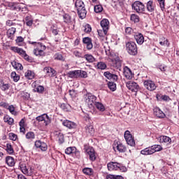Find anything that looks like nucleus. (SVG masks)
<instances>
[{"label":"nucleus","mask_w":179,"mask_h":179,"mask_svg":"<svg viewBox=\"0 0 179 179\" xmlns=\"http://www.w3.org/2000/svg\"><path fill=\"white\" fill-rule=\"evenodd\" d=\"M45 117H47V114H45V113L36 117V121H38V122H41L42 121H44V120H45Z\"/></svg>","instance_id":"obj_56"},{"label":"nucleus","mask_w":179,"mask_h":179,"mask_svg":"<svg viewBox=\"0 0 179 179\" xmlns=\"http://www.w3.org/2000/svg\"><path fill=\"white\" fill-rule=\"evenodd\" d=\"M131 22H134V23H138L139 22V16L136 15V14H132L131 15Z\"/></svg>","instance_id":"obj_52"},{"label":"nucleus","mask_w":179,"mask_h":179,"mask_svg":"<svg viewBox=\"0 0 179 179\" xmlns=\"http://www.w3.org/2000/svg\"><path fill=\"white\" fill-rule=\"evenodd\" d=\"M131 8L137 13H145V4L139 1L134 2L131 5Z\"/></svg>","instance_id":"obj_6"},{"label":"nucleus","mask_w":179,"mask_h":179,"mask_svg":"<svg viewBox=\"0 0 179 179\" xmlns=\"http://www.w3.org/2000/svg\"><path fill=\"white\" fill-rule=\"evenodd\" d=\"M29 43L32 44V45H34L35 44V47H36V48L34 50V54L36 55V57H38V55L40 57L44 55V51H45L46 48L45 45H43V43H41L33 41H29Z\"/></svg>","instance_id":"obj_4"},{"label":"nucleus","mask_w":179,"mask_h":179,"mask_svg":"<svg viewBox=\"0 0 179 179\" xmlns=\"http://www.w3.org/2000/svg\"><path fill=\"white\" fill-rule=\"evenodd\" d=\"M98 69H101V70H104L106 69V68H107V64H106V63L103 62H100L97 63L96 65Z\"/></svg>","instance_id":"obj_48"},{"label":"nucleus","mask_w":179,"mask_h":179,"mask_svg":"<svg viewBox=\"0 0 179 179\" xmlns=\"http://www.w3.org/2000/svg\"><path fill=\"white\" fill-rule=\"evenodd\" d=\"M6 163L9 167H13L15 164V158L13 157L7 156L6 157Z\"/></svg>","instance_id":"obj_22"},{"label":"nucleus","mask_w":179,"mask_h":179,"mask_svg":"<svg viewBox=\"0 0 179 179\" xmlns=\"http://www.w3.org/2000/svg\"><path fill=\"white\" fill-rule=\"evenodd\" d=\"M35 146L38 149H40L42 152H45L47 151V149H48V145H47V143L41 141V140L36 141Z\"/></svg>","instance_id":"obj_12"},{"label":"nucleus","mask_w":179,"mask_h":179,"mask_svg":"<svg viewBox=\"0 0 179 179\" xmlns=\"http://www.w3.org/2000/svg\"><path fill=\"white\" fill-rule=\"evenodd\" d=\"M55 59L57 60V61H64L65 59H64V57L62 56V54L59 53H56L55 55Z\"/></svg>","instance_id":"obj_55"},{"label":"nucleus","mask_w":179,"mask_h":179,"mask_svg":"<svg viewBox=\"0 0 179 179\" xmlns=\"http://www.w3.org/2000/svg\"><path fill=\"white\" fill-rule=\"evenodd\" d=\"M10 49L11 51H13V52H17V54L21 55V57L26 52V51H24L23 49L18 47L11 46Z\"/></svg>","instance_id":"obj_24"},{"label":"nucleus","mask_w":179,"mask_h":179,"mask_svg":"<svg viewBox=\"0 0 179 179\" xmlns=\"http://www.w3.org/2000/svg\"><path fill=\"white\" fill-rule=\"evenodd\" d=\"M160 143H171V138L167 136H161L158 138Z\"/></svg>","instance_id":"obj_21"},{"label":"nucleus","mask_w":179,"mask_h":179,"mask_svg":"<svg viewBox=\"0 0 179 179\" xmlns=\"http://www.w3.org/2000/svg\"><path fill=\"white\" fill-rule=\"evenodd\" d=\"M63 17L65 23H71V15L65 14Z\"/></svg>","instance_id":"obj_59"},{"label":"nucleus","mask_w":179,"mask_h":179,"mask_svg":"<svg viewBox=\"0 0 179 179\" xmlns=\"http://www.w3.org/2000/svg\"><path fill=\"white\" fill-rule=\"evenodd\" d=\"M108 87L112 92H115V90H117V85L113 82H108Z\"/></svg>","instance_id":"obj_42"},{"label":"nucleus","mask_w":179,"mask_h":179,"mask_svg":"<svg viewBox=\"0 0 179 179\" xmlns=\"http://www.w3.org/2000/svg\"><path fill=\"white\" fill-rule=\"evenodd\" d=\"M126 86L128 88L129 90H131V92H138L139 90V85L138 83L133 82V81H129L126 83Z\"/></svg>","instance_id":"obj_11"},{"label":"nucleus","mask_w":179,"mask_h":179,"mask_svg":"<svg viewBox=\"0 0 179 179\" xmlns=\"http://www.w3.org/2000/svg\"><path fill=\"white\" fill-rule=\"evenodd\" d=\"M66 155H73L76 153V148L75 147H69L65 150Z\"/></svg>","instance_id":"obj_35"},{"label":"nucleus","mask_w":179,"mask_h":179,"mask_svg":"<svg viewBox=\"0 0 179 179\" xmlns=\"http://www.w3.org/2000/svg\"><path fill=\"white\" fill-rule=\"evenodd\" d=\"M126 48L130 55H136V54H138V47L136 46V43H135V42L127 43L126 44Z\"/></svg>","instance_id":"obj_7"},{"label":"nucleus","mask_w":179,"mask_h":179,"mask_svg":"<svg viewBox=\"0 0 179 179\" xmlns=\"http://www.w3.org/2000/svg\"><path fill=\"white\" fill-rule=\"evenodd\" d=\"M153 150L152 146L146 148L141 151V155H144V156H148L149 155H153Z\"/></svg>","instance_id":"obj_26"},{"label":"nucleus","mask_w":179,"mask_h":179,"mask_svg":"<svg viewBox=\"0 0 179 179\" xmlns=\"http://www.w3.org/2000/svg\"><path fill=\"white\" fill-rule=\"evenodd\" d=\"M134 38L139 45H142L145 43V37L141 33H137L134 35Z\"/></svg>","instance_id":"obj_15"},{"label":"nucleus","mask_w":179,"mask_h":179,"mask_svg":"<svg viewBox=\"0 0 179 179\" xmlns=\"http://www.w3.org/2000/svg\"><path fill=\"white\" fill-rule=\"evenodd\" d=\"M43 121H44L45 126L47 127L48 125H50V124H51V117H50L48 115H46V117H45V119Z\"/></svg>","instance_id":"obj_54"},{"label":"nucleus","mask_w":179,"mask_h":179,"mask_svg":"<svg viewBox=\"0 0 179 179\" xmlns=\"http://www.w3.org/2000/svg\"><path fill=\"white\" fill-rule=\"evenodd\" d=\"M83 173L87 176H92L93 174V169L91 168H85L83 169Z\"/></svg>","instance_id":"obj_45"},{"label":"nucleus","mask_w":179,"mask_h":179,"mask_svg":"<svg viewBox=\"0 0 179 179\" xmlns=\"http://www.w3.org/2000/svg\"><path fill=\"white\" fill-rule=\"evenodd\" d=\"M154 115L158 118H164V117H166L164 113H163V111H162V110L157 107L154 108Z\"/></svg>","instance_id":"obj_20"},{"label":"nucleus","mask_w":179,"mask_h":179,"mask_svg":"<svg viewBox=\"0 0 179 179\" xmlns=\"http://www.w3.org/2000/svg\"><path fill=\"white\" fill-rule=\"evenodd\" d=\"M11 65H12V66H13V68L15 69H17V70L20 69V71H22L23 69V66L20 63H17L16 62H11Z\"/></svg>","instance_id":"obj_38"},{"label":"nucleus","mask_w":179,"mask_h":179,"mask_svg":"<svg viewBox=\"0 0 179 179\" xmlns=\"http://www.w3.org/2000/svg\"><path fill=\"white\" fill-rule=\"evenodd\" d=\"M8 136L10 141H16V139H17V135L14 133H9Z\"/></svg>","instance_id":"obj_60"},{"label":"nucleus","mask_w":179,"mask_h":179,"mask_svg":"<svg viewBox=\"0 0 179 179\" xmlns=\"http://www.w3.org/2000/svg\"><path fill=\"white\" fill-rule=\"evenodd\" d=\"M123 75L126 79L131 80L132 79V78H134V75L132 74V71H131V69L128 66H124L123 68Z\"/></svg>","instance_id":"obj_13"},{"label":"nucleus","mask_w":179,"mask_h":179,"mask_svg":"<svg viewBox=\"0 0 179 179\" xmlns=\"http://www.w3.org/2000/svg\"><path fill=\"white\" fill-rule=\"evenodd\" d=\"M3 121L4 122H7L8 125H13V122H15V120H13V118L10 117L9 115L4 116Z\"/></svg>","instance_id":"obj_33"},{"label":"nucleus","mask_w":179,"mask_h":179,"mask_svg":"<svg viewBox=\"0 0 179 179\" xmlns=\"http://www.w3.org/2000/svg\"><path fill=\"white\" fill-rule=\"evenodd\" d=\"M100 25L102 29H98V36H99L101 40H106L107 37V33H108V30L110 29V21L107 19H103L101 22Z\"/></svg>","instance_id":"obj_1"},{"label":"nucleus","mask_w":179,"mask_h":179,"mask_svg":"<svg viewBox=\"0 0 179 179\" xmlns=\"http://www.w3.org/2000/svg\"><path fill=\"white\" fill-rule=\"evenodd\" d=\"M73 55H75V57L77 58H83V54L78 50H75L73 52Z\"/></svg>","instance_id":"obj_61"},{"label":"nucleus","mask_w":179,"mask_h":179,"mask_svg":"<svg viewBox=\"0 0 179 179\" xmlns=\"http://www.w3.org/2000/svg\"><path fill=\"white\" fill-rule=\"evenodd\" d=\"M112 62L114 66H115L116 68H121L122 65V62H121V60H120V57H116L112 59Z\"/></svg>","instance_id":"obj_30"},{"label":"nucleus","mask_w":179,"mask_h":179,"mask_svg":"<svg viewBox=\"0 0 179 179\" xmlns=\"http://www.w3.org/2000/svg\"><path fill=\"white\" fill-rule=\"evenodd\" d=\"M22 5L20 3H10L8 6L10 8L11 10H21L22 9Z\"/></svg>","instance_id":"obj_25"},{"label":"nucleus","mask_w":179,"mask_h":179,"mask_svg":"<svg viewBox=\"0 0 179 179\" xmlns=\"http://www.w3.org/2000/svg\"><path fill=\"white\" fill-rule=\"evenodd\" d=\"M20 169L22 173L25 176H31V174H33V169L30 166L22 164L20 165Z\"/></svg>","instance_id":"obj_10"},{"label":"nucleus","mask_w":179,"mask_h":179,"mask_svg":"<svg viewBox=\"0 0 179 179\" xmlns=\"http://www.w3.org/2000/svg\"><path fill=\"white\" fill-rule=\"evenodd\" d=\"M15 33H16V28L11 27L8 29L7 31V36L8 38L12 39V38L15 36Z\"/></svg>","instance_id":"obj_29"},{"label":"nucleus","mask_w":179,"mask_h":179,"mask_svg":"<svg viewBox=\"0 0 179 179\" xmlns=\"http://www.w3.org/2000/svg\"><path fill=\"white\" fill-rule=\"evenodd\" d=\"M157 2L159 5V8L162 12L166 10V0H157Z\"/></svg>","instance_id":"obj_39"},{"label":"nucleus","mask_w":179,"mask_h":179,"mask_svg":"<svg viewBox=\"0 0 179 179\" xmlns=\"http://www.w3.org/2000/svg\"><path fill=\"white\" fill-rule=\"evenodd\" d=\"M116 148L117 150H118V152H120V153H124V152H127V147L122 145V143L117 144Z\"/></svg>","instance_id":"obj_34"},{"label":"nucleus","mask_w":179,"mask_h":179,"mask_svg":"<svg viewBox=\"0 0 179 179\" xmlns=\"http://www.w3.org/2000/svg\"><path fill=\"white\" fill-rule=\"evenodd\" d=\"M55 138H57V139L60 145H62V143H64V142H65V138L64 137V134H62V132H61L59 131H55Z\"/></svg>","instance_id":"obj_16"},{"label":"nucleus","mask_w":179,"mask_h":179,"mask_svg":"<svg viewBox=\"0 0 179 179\" xmlns=\"http://www.w3.org/2000/svg\"><path fill=\"white\" fill-rule=\"evenodd\" d=\"M85 132L87 135H94V128L93 125L89 124L85 127Z\"/></svg>","instance_id":"obj_28"},{"label":"nucleus","mask_w":179,"mask_h":179,"mask_svg":"<svg viewBox=\"0 0 179 179\" xmlns=\"http://www.w3.org/2000/svg\"><path fill=\"white\" fill-rule=\"evenodd\" d=\"M62 124L64 127L69 128V129H73L74 128H76V123L69 120H64Z\"/></svg>","instance_id":"obj_19"},{"label":"nucleus","mask_w":179,"mask_h":179,"mask_svg":"<svg viewBox=\"0 0 179 179\" xmlns=\"http://www.w3.org/2000/svg\"><path fill=\"white\" fill-rule=\"evenodd\" d=\"M83 58H85V59H86V61H87V62H94V61H96V59L94 58V57H93V55H89V54L85 55L83 56Z\"/></svg>","instance_id":"obj_36"},{"label":"nucleus","mask_w":179,"mask_h":179,"mask_svg":"<svg viewBox=\"0 0 179 179\" xmlns=\"http://www.w3.org/2000/svg\"><path fill=\"white\" fill-rule=\"evenodd\" d=\"M6 151L8 155H13V153H15V150H13V147L12 146V144L10 143L6 144Z\"/></svg>","instance_id":"obj_32"},{"label":"nucleus","mask_w":179,"mask_h":179,"mask_svg":"<svg viewBox=\"0 0 179 179\" xmlns=\"http://www.w3.org/2000/svg\"><path fill=\"white\" fill-rule=\"evenodd\" d=\"M146 8L147 10L150 12V13H152V12H155V6H153V1L150 0L146 3Z\"/></svg>","instance_id":"obj_27"},{"label":"nucleus","mask_w":179,"mask_h":179,"mask_svg":"<svg viewBox=\"0 0 179 179\" xmlns=\"http://www.w3.org/2000/svg\"><path fill=\"white\" fill-rule=\"evenodd\" d=\"M43 71L45 73L48 74V76H50L51 78H52V76H55V70L51 67H45L43 69Z\"/></svg>","instance_id":"obj_23"},{"label":"nucleus","mask_w":179,"mask_h":179,"mask_svg":"<svg viewBox=\"0 0 179 179\" xmlns=\"http://www.w3.org/2000/svg\"><path fill=\"white\" fill-rule=\"evenodd\" d=\"M152 149L153 153H156V152H162L163 150V147L160 145H153L151 146Z\"/></svg>","instance_id":"obj_37"},{"label":"nucleus","mask_w":179,"mask_h":179,"mask_svg":"<svg viewBox=\"0 0 179 179\" xmlns=\"http://www.w3.org/2000/svg\"><path fill=\"white\" fill-rule=\"evenodd\" d=\"M107 168L108 171H117L120 170L122 173L127 171V167L122 166V164L118 162H110L107 164Z\"/></svg>","instance_id":"obj_3"},{"label":"nucleus","mask_w":179,"mask_h":179,"mask_svg":"<svg viewBox=\"0 0 179 179\" xmlns=\"http://www.w3.org/2000/svg\"><path fill=\"white\" fill-rule=\"evenodd\" d=\"M96 100H97L96 96L90 93H87V94L85 95V103L89 106L90 108L94 107V105L96 103Z\"/></svg>","instance_id":"obj_5"},{"label":"nucleus","mask_w":179,"mask_h":179,"mask_svg":"<svg viewBox=\"0 0 179 179\" xmlns=\"http://www.w3.org/2000/svg\"><path fill=\"white\" fill-rule=\"evenodd\" d=\"M15 41H16L17 45H20H20H22L21 43H22V41H24V38H23V37H22V36H18V37L17 38V39L15 40Z\"/></svg>","instance_id":"obj_62"},{"label":"nucleus","mask_w":179,"mask_h":179,"mask_svg":"<svg viewBox=\"0 0 179 179\" xmlns=\"http://www.w3.org/2000/svg\"><path fill=\"white\" fill-rule=\"evenodd\" d=\"M103 75L107 78V79H109V80H113L114 82H117L118 80V76L113 74L109 71H106Z\"/></svg>","instance_id":"obj_17"},{"label":"nucleus","mask_w":179,"mask_h":179,"mask_svg":"<svg viewBox=\"0 0 179 179\" xmlns=\"http://www.w3.org/2000/svg\"><path fill=\"white\" fill-rule=\"evenodd\" d=\"M83 43L86 45V48L88 50H92V48H93V43H92V38L89 37L83 38Z\"/></svg>","instance_id":"obj_18"},{"label":"nucleus","mask_w":179,"mask_h":179,"mask_svg":"<svg viewBox=\"0 0 179 179\" xmlns=\"http://www.w3.org/2000/svg\"><path fill=\"white\" fill-rule=\"evenodd\" d=\"M69 93L71 97H75L76 96V92L75 90H70Z\"/></svg>","instance_id":"obj_64"},{"label":"nucleus","mask_w":179,"mask_h":179,"mask_svg":"<svg viewBox=\"0 0 179 179\" xmlns=\"http://www.w3.org/2000/svg\"><path fill=\"white\" fill-rule=\"evenodd\" d=\"M124 139L127 145H129V146H135V140L132 134H131V132L128 130L124 132Z\"/></svg>","instance_id":"obj_9"},{"label":"nucleus","mask_w":179,"mask_h":179,"mask_svg":"<svg viewBox=\"0 0 179 179\" xmlns=\"http://www.w3.org/2000/svg\"><path fill=\"white\" fill-rule=\"evenodd\" d=\"M60 107L62 110H63V111L68 112L69 111V108H71V106H69V104L68 103H62Z\"/></svg>","instance_id":"obj_50"},{"label":"nucleus","mask_w":179,"mask_h":179,"mask_svg":"<svg viewBox=\"0 0 179 179\" xmlns=\"http://www.w3.org/2000/svg\"><path fill=\"white\" fill-rule=\"evenodd\" d=\"M157 69L161 71V72H166L167 71V66L164 64H159Z\"/></svg>","instance_id":"obj_57"},{"label":"nucleus","mask_w":179,"mask_h":179,"mask_svg":"<svg viewBox=\"0 0 179 179\" xmlns=\"http://www.w3.org/2000/svg\"><path fill=\"white\" fill-rule=\"evenodd\" d=\"M35 92L36 93H40V94H43L44 93V86L43 85H39L38 87H36L35 88V90H34Z\"/></svg>","instance_id":"obj_49"},{"label":"nucleus","mask_w":179,"mask_h":179,"mask_svg":"<svg viewBox=\"0 0 179 179\" xmlns=\"http://www.w3.org/2000/svg\"><path fill=\"white\" fill-rule=\"evenodd\" d=\"M75 6L80 19H85L87 13L86 8H85V3H83L82 0H76Z\"/></svg>","instance_id":"obj_2"},{"label":"nucleus","mask_w":179,"mask_h":179,"mask_svg":"<svg viewBox=\"0 0 179 179\" xmlns=\"http://www.w3.org/2000/svg\"><path fill=\"white\" fill-rule=\"evenodd\" d=\"M11 78L13 79L14 82H19L20 79V76L17 75L15 71L11 73Z\"/></svg>","instance_id":"obj_44"},{"label":"nucleus","mask_w":179,"mask_h":179,"mask_svg":"<svg viewBox=\"0 0 179 179\" xmlns=\"http://www.w3.org/2000/svg\"><path fill=\"white\" fill-rule=\"evenodd\" d=\"M84 28L85 33H90L92 31V27L89 24H85Z\"/></svg>","instance_id":"obj_58"},{"label":"nucleus","mask_w":179,"mask_h":179,"mask_svg":"<svg viewBox=\"0 0 179 179\" xmlns=\"http://www.w3.org/2000/svg\"><path fill=\"white\" fill-rule=\"evenodd\" d=\"M25 22L27 26H29V27H31V26H33V19H31L29 16H27L25 17Z\"/></svg>","instance_id":"obj_46"},{"label":"nucleus","mask_w":179,"mask_h":179,"mask_svg":"<svg viewBox=\"0 0 179 179\" xmlns=\"http://www.w3.org/2000/svg\"><path fill=\"white\" fill-rule=\"evenodd\" d=\"M94 10L96 13H100L103 12V6L101 5H96L94 6Z\"/></svg>","instance_id":"obj_51"},{"label":"nucleus","mask_w":179,"mask_h":179,"mask_svg":"<svg viewBox=\"0 0 179 179\" xmlns=\"http://www.w3.org/2000/svg\"><path fill=\"white\" fill-rule=\"evenodd\" d=\"M144 86L148 89V90H150V92H153V90H156V85L152 80H145L144 82Z\"/></svg>","instance_id":"obj_14"},{"label":"nucleus","mask_w":179,"mask_h":179,"mask_svg":"<svg viewBox=\"0 0 179 179\" xmlns=\"http://www.w3.org/2000/svg\"><path fill=\"white\" fill-rule=\"evenodd\" d=\"M159 44L160 45H166L167 47H169V45H170V43H169V41L164 38L163 41H161L159 42Z\"/></svg>","instance_id":"obj_63"},{"label":"nucleus","mask_w":179,"mask_h":179,"mask_svg":"<svg viewBox=\"0 0 179 179\" xmlns=\"http://www.w3.org/2000/svg\"><path fill=\"white\" fill-rule=\"evenodd\" d=\"M7 110L10 111L13 115H17V113L15 110V106L13 105H8L7 107Z\"/></svg>","instance_id":"obj_47"},{"label":"nucleus","mask_w":179,"mask_h":179,"mask_svg":"<svg viewBox=\"0 0 179 179\" xmlns=\"http://www.w3.org/2000/svg\"><path fill=\"white\" fill-rule=\"evenodd\" d=\"M94 106H96V108H97V110H99V111H105L106 108L104 107V105H103V103H100V102H96Z\"/></svg>","instance_id":"obj_41"},{"label":"nucleus","mask_w":179,"mask_h":179,"mask_svg":"<svg viewBox=\"0 0 179 179\" xmlns=\"http://www.w3.org/2000/svg\"><path fill=\"white\" fill-rule=\"evenodd\" d=\"M68 75H69V78H79V70L69 71L68 73Z\"/></svg>","instance_id":"obj_31"},{"label":"nucleus","mask_w":179,"mask_h":179,"mask_svg":"<svg viewBox=\"0 0 179 179\" xmlns=\"http://www.w3.org/2000/svg\"><path fill=\"white\" fill-rule=\"evenodd\" d=\"M84 150L86 155L89 156V159L91 162H94V160H96V151L94 150V148L85 145Z\"/></svg>","instance_id":"obj_8"},{"label":"nucleus","mask_w":179,"mask_h":179,"mask_svg":"<svg viewBox=\"0 0 179 179\" xmlns=\"http://www.w3.org/2000/svg\"><path fill=\"white\" fill-rule=\"evenodd\" d=\"M25 78H27V79H34V72L31 71H27L25 74Z\"/></svg>","instance_id":"obj_40"},{"label":"nucleus","mask_w":179,"mask_h":179,"mask_svg":"<svg viewBox=\"0 0 179 179\" xmlns=\"http://www.w3.org/2000/svg\"><path fill=\"white\" fill-rule=\"evenodd\" d=\"M27 139H29V141H33L34 138H36V135L34 134V132L33 131H29L26 134Z\"/></svg>","instance_id":"obj_43"},{"label":"nucleus","mask_w":179,"mask_h":179,"mask_svg":"<svg viewBox=\"0 0 179 179\" xmlns=\"http://www.w3.org/2000/svg\"><path fill=\"white\" fill-rule=\"evenodd\" d=\"M78 78H87V73L85 71L78 70Z\"/></svg>","instance_id":"obj_53"}]
</instances>
